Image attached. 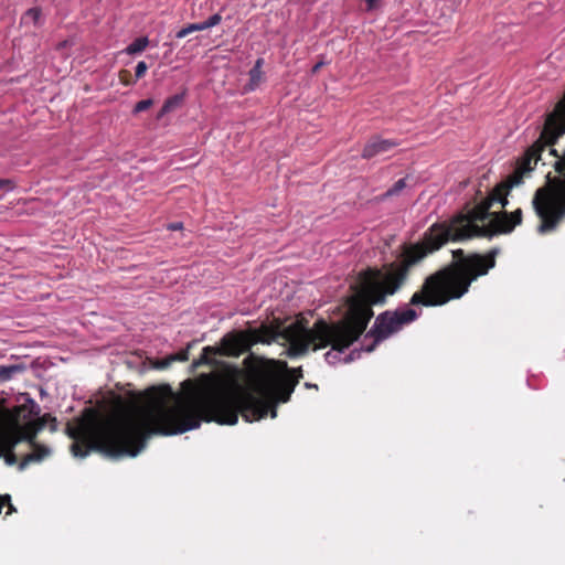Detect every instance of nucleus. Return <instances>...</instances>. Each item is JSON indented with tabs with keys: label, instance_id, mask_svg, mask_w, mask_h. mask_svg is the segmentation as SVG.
Masks as SVG:
<instances>
[{
	"label": "nucleus",
	"instance_id": "nucleus-24",
	"mask_svg": "<svg viewBox=\"0 0 565 565\" xmlns=\"http://www.w3.org/2000/svg\"><path fill=\"white\" fill-rule=\"evenodd\" d=\"M7 188L8 190H12L14 188V183L10 179H0V189Z\"/></svg>",
	"mask_w": 565,
	"mask_h": 565
},
{
	"label": "nucleus",
	"instance_id": "nucleus-29",
	"mask_svg": "<svg viewBox=\"0 0 565 565\" xmlns=\"http://www.w3.org/2000/svg\"><path fill=\"white\" fill-rule=\"evenodd\" d=\"M366 4H367V10H372L375 6V3L377 2V0H365Z\"/></svg>",
	"mask_w": 565,
	"mask_h": 565
},
{
	"label": "nucleus",
	"instance_id": "nucleus-17",
	"mask_svg": "<svg viewBox=\"0 0 565 565\" xmlns=\"http://www.w3.org/2000/svg\"><path fill=\"white\" fill-rule=\"evenodd\" d=\"M4 507H8L7 515L15 512V508L11 503V497L9 494H0V514Z\"/></svg>",
	"mask_w": 565,
	"mask_h": 565
},
{
	"label": "nucleus",
	"instance_id": "nucleus-25",
	"mask_svg": "<svg viewBox=\"0 0 565 565\" xmlns=\"http://www.w3.org/2000/svg\"><path fill=\"white\" fill-rule=\"evenodd\" d=\"M189 34H191V33L189 32L188 28H186V26H184V28H182L181 30H179V31L177 32L175 36H177L178 39H183V38H185V36H186V35H189Z\"/></svg>",
	"mask_w": 565,
	"mask_h": 565
},
{
	"label": "nucleus",
	"instance_id": "nucleus-9",
	"mask_svg": "<svg viewBox=\"0 0 565 565\" xmlns=\"http://www.w3.org/2000/svg\"><path fill=\"white\" fill-rule=\"evenodd\" d=\"M32 451L23 457V459L19 463V469L24 470L31 462H40L44 458H46L50 455V449L45 446L38 445L36 443L34 445H31Z\"/></svg>",
	"mask_w": 565,
	"mask_h": 565
},
{
	"label": "nucleus",
	"instance_id": "nucleus-30",
	"mask_svg": "<svg viewBox=\"0 0 565 565\" xmlns=\"http://www.w3.org/2000/svg\"><path fill=\"white\" fill-rule=\"evenodd\" d=\"M182 227V224L181 223H175V224H171L169 226L170 230H179Z\"/></svg>",
	"mask_w": 565,
	"mask_h": 565
},
{
	"label": "nucleus",
	"instance_id": "nucleus-21",
	"mask_svg": "<svg viewBox=\"0 0 565 565\" xmlns=\"http://www.w3.org/2000/svg\"><path fill=\"white\" fill-rule=\"evenodd\" d=\"M147 70H148V65L143 61L139 62L137 64L136 71H135L136 79L143 77Z\"/></svg>",
	"mask_w": 565,
	"mask_h": 565
},
{
	"label": "nucleus",
	"instance_id": "nucleus-11",
	"mask_svg": "<svg viewBox=\"0 0 565 565\" xmlns=\"http://www.w3.org/2000/svg\"><path fill=\"white\" fill-rule=\"evenodd\" d=\"M148 44L149 39L147 36H140L136 39L134 42H131L125 51L129 55H135L145 51Z\"/></svg>",
	"mask_w": 565,
	"mask_h": 565
},
{
	"label": "nucleus",
	"instance_id": "nucleus-7",
	"mask_svg": "<svg viewBox=\"0 0 565 565\" xmlns=\"http://www.w3.org/2000/svg\"><path fill=\"white\" fill-rule=\"evenodd\" d=\"M252 349L247 331H234L225 334L221 340V347H205L195 365L214 364L213 356L220 354L225 356H239Z\"/></svg>",
	"mask_w": 565,
	"mask_h": 565
},
{
	"label": "nucleus",
	"instance_id": "nucleus-18",
	"mask_svg": "<svg viewBox=\"0 0 565 565\" xmlns=\"http://www.w3.org/2000/svg\"><path fill=\"white\" fill-rule=\"evenodd\" d=\"M152 105L153 100L151 98L142 99L135 105L132 113L139 114L141 111L149 109Z\"/></svg>",
	"mask_w": 565,
	"mask_h": 565
},
{
	"label": "nucleus",
	"instance_id": "nucleus-16",
	"mask_svg": "<svg viewBox=\"0 0 565 565\" xmlns=\"http://www.w3.org/2000/svg\"><path fill=\"white\" fill-rule=\"evenodd\" d=\"M6 450L2 456L6 458L8 465H14L17 462V456L13 452L14 447H9V439L4 436Z\"/></svg>",
	"mask_w": 565,
	"mask_h": 565
},
{
	"label": "nucleus",
	"instance_id": "nucleus-32",
	"mask_svg": "<svg viewBox=\"0 0 565 565\" xmlns=\"http://www.w3.org/2000/svg\"><path fill=\"white\" fill-rule=\"evenodd\" d=\"M561 159H563L565 161V151L563 152Z\"/></svg>",
	"mask_w": 565,
	"mask_h": 565
},
{
	"label": "nucleus",
	"instance_id": "nucleus-20",
	"mask_svg": "<svg viewBox=\"0 0 565 565\" xmlns=\"http://www.w3.org/2000/svg\"><path fill=\"white\" fill-rule=\"evenodd\" d=\"M221 21H222L221 14L215 13V14L211 15L206 21H203V23L205 25V29H210V28H213V26L220 24Z\"/></svg>",
	"mask_w": 565,
	"mask_h": 565
},
{
	"label": "nucleus",
	"instance_id": "nucleus-6",
	"mask_svg": "<svg viewBox=\"0 0 565 565\" xmlns=\"http://www.w3.org/2000/svg\"><path fill=\"white\" fill-rule=\"evenodd\" d=\"M417 318L418 313L412 308L386 310L381 312L376 317L372 328L364 337V341L372 339L370 344H364V350L366 352L374 351L379 343L397 333L405 326L414 322Z\"/></svg>",
	"mask_w": 565,
	"mask_h": 565
},
{
	"label": "nucleus",
	"instance_id": "nucleus-13",
	"mask_svg": "<svg viewBox=\"0 0 565 565\" xmlns=\"http://www.w3.org/2000/svg\"><path fill=\"white\" fill-rule=\"evenodd\" d=\"M22 369L18 365H1L0 366V381L10 380L15 373Z\"/></svg>",
	"mask_w": 565,
	"mask_h": 565
},
{
	"label": "nucleus",
	"instance_id": "nucleus-12",
	"mask_svg": "<svg viewBox=\"0 0 565 565\" xmlns=\"http://www.w3.org/2000/svg\"><path fill=\"white\" fill-rule=\"evenodd\" d=\"M182 103V96L181 95H174L169 97L164 104L162 105L158 118L164 116L166 114L177 109Z\"/></svg>",
	"mask_w": 565,
	"mask_h": 565
},
{
	"label": "nucleus",
	"instance_id": "nucleus-26",
	"mask_svg": "<svg viewBox=\"0 0 565 565\" xmlns=\"http://www.w3.org/2000/svg\"><path fill=\"white\" fill-rule=\"evenodd\" d=\"M323 65H324V63H323L322 61H321V62L316 63V64L312 66V68H311V73H312V74H317V73L321 70V67H322Z\"/></svg>",
	"mask_w": 565,
	"mask_h": 565
},
{
	"label": "nucleus",
	"instance_id": "nucleus-23",
	"mask_svg": "<svg viewBox=\"0 0 565 565\" xmlns=\"http://www.w3.org/2000/svg\"><path fill=\"white\" fill-rule=\"evenodd\" d=\"M190 33L196 32V31H203L206 30L203 22L200 23H191L186 25Z\"/></svg>",
	"mask_w": 565,
	"mask_h": 565
},
{
	"label": "nucleus",
	"instance_id": "nucleus-5",
	"mask_svg": "<svg viewBox=\"0 0 565 565\" xmlns=\"http://www.w3.org/2000/svg\"><path fill=\"white\" fill-rule=\"evenodd\" d=\"M39 414L40 406L32 398H28L24 404L4 409L1 413V419L9 427V430L4 434L9 439V447H14L21 441H28L30 445L35 444L36 434L43 428L46 417L44 415L39 420H31L32 417Z\"/></svg>",
	"mask_w": 565,
	"mask_h": 565
},
{
	"label": "nucleus",
	"instance_id": "nucleus-15",
	"mask_svg": "<svg viewBox=\"0 0 565 565\" xmlns=\"http://www.w3.org/2000/svg\"><path fill=\"white\" fill-rule=\"evenodd\" d=\"M41 17V10L38 8L29 9L22 18V22L38 24Z\"/></svg>",
	"mask_w": 565,
	"mask_h": 565
},
{
	"label": "nucleus",
	"instance_id": "nucleus-8",
	"mask_svg": "<svg viewBox=\"0 0 565 565\" xmlns=\"http://www.w3.org/2000/svg\"><path fill=\"white\" fill-rule=\"evenodd\" d=\"M398 146V142L392 139H383L380 136L371 137L361 153L363 159H372L376 156L386 153Z\"/></svg>",
	"mask_w": 565,
	"mask_h": 565
},
{
	"label": "nucleus",
	"instance_id": "nucleus-10",
	"mask_svg": "<svg viewBox=\"0 0 565 565\" xmlns=\"http://www.w3.org/2000/svg\"><path fill=\"white\" fill-rule=\"evenodd\" d=\"M263 65L264 58H257L254 66L250 68L248 73L249 82L246 84L245 90L253 92L264 82L265 75L263 72Z\"/></svg>",
	"mask_w": 565,
	"mask_h": 565
},
{
	"label": "nucleus",
	"instance_id": "nucleus-19",
	"mask_svg": "<svg viewBox=\"0 0 565 565\" xmlns=\"http://www.w3.org/2000/svg\"><path fill=\"white\" fill-rule=\"evenodd\" d=\"M119 81L125 86H130L136 82V79H132L131 73L128 70H121L119 72Z\"/></svg>",
	"mask_w": 565,
	"mask_h": 565
},
{
	"label": "nucleus",
	"instance_id": "nucleus-1",
	"mask_svg": "<svg viewBox=\"0 0 565 565\" xmlns=\"http://www.w3.org/2000/svg\"><path fill=\"white\" fill-rule=\"evenodd\" d=\"M248 367L250 390H234L230 379L221 373H203L194 387L169 404L156 396L141 405H131L121 414L76 429V457L92 451L107 457H136L151 435L171 436L199 428L202 422L235 425L238 415L252 423L270 414L277 416V403H287L303 377L302 369L282 376L275 361L257 362Z\"/></svg>",
	"mask_w": 565,
	"mask_h": 565
},
{
	"label": "nucleus",
	"instance_id": "nucleus-14",
	"mask_svg": "<svg viewBox=\"0 0 565 565\" xmlns=\"http://www.w3.org/2000/svg\"><path fill=\"white\" fill-rule=\"evenodd\" d=\"M406 188V179L397 180L384 194L383 198H391L401 193Z\"/></svg>",
	"mask_w": 565,
	"mask_h": 565
},
{
	"label": "nucleus",
	"instance_id": "nucleus-2",
	"mask_svg": "<svg viewBox=\"0 0 565 565\" xmlns=\"http://www.w3.org/2000/svg\"><path fill=\"white\" fill-rule=\"evenodd\" d=\"M454 232L447 222L433 224L417 243H404L396 259L381 268H367L358 276L359 291L348 300V310L335 322L324 319L315 321L311 328L305 319L297 320L280 329L279 326L262 324L247 330L252 347L257 343L270 344L282 339L288 342L290 358L331 347L343 352L366 330L374 316L372 306L384 305L387 297L395 295L407 282L411 271L428 255L440 249L447 242H454Z\"/></svg>",
	"mask_w": 565,
	"mask_h": 565
},
{
	"label": "nucleus",
	"instance_id": "nucleus-22",
	"mask_svg": "<svg viewBox=\"0 0 565 565\" xmlns=\"http://www.w3.org/2000/svg\"><path fill=\"white\" fill-rule=\"evenodd\" d=\"M174 361V356H169L167 359L157 360L154 363L156 369H167L171 362Z\"/></svg>",
	"mask_w": 565,
	"mask_h": 565
},
{
	"label": "nucleus",
	"instance_id": "nucleus-3",
	"mask_svg": "<svg viewBox=\"0 0 565 565\" xmlns=\"http://www.w3.org/2000/svg\"><path fill=\"white\" fill-rule=\"evenodd\" d=\"M499 248L486 254L452 250L450 264L428 275L411 299V306L441 307L462 298L473 281L495 267Z\"/></svg>",
	"mask_w": 565,
	"mask_h": 565
},
{
	"label": "nucleus",
	"instance_id": "nucleus-27",
	"mask_svg": "<svg viewBox=\"0 0 565 565\" xmlns=\"http://www.w3.org/2000/svg\"><path fill=\"white\" fill-rule=\"evenodd\" d=\"M174 356V361L175 360H179V361H186L188 360V353L186 352H181V353H178L177 355H173Z\"/></svg>",
	"mask_w": 565,
	"mask_h": 565
},
{
	"label": "nucleus",
	"instance_id": "nucleus-28",
	"mask_svg": "<svg viewBox=\"0 0 565 565\" xmlns=\"http://www.w3.org/2000/svg\"><path fill=\"white\" fill-rule=\"evenodd\" d=\"M6 444H4V435L0 437V457L4 454Z\"/></svg>",
	"mask_w": 565,
	"mask_h": 565
},
{
	"label": "nucleus",
	"instance_id": "nucleus-31",
	"mask_svg": "<svg viewBox=\"0 0 565 565\" xmlns=\"http://www.w3.org/2000/svg\"><path fill=\"white\" fill-rule=\"evenodd\" d=\"M550 153H551L552 156L556 157V158H557V160L562 157V156H559V154H558L557 150H556V149H553V148L550 150Z\"/></svg>",
	"mask_w": 565,
	"mask_h": 565
},
{
	"label": "nucleus",
	"instance_id": "nucleus-4",
	"mask_svg": "<svg viewBox=\"0 0 565 565\" xmlns=\"http://www.w3.org/2000/svg\"><path fill=\"white\" fill-rule=\"evenodd\" d=\"M553 167L558 175L547 173L546 183L535 191L532 200L540 218L537 232L542 235L556 231L565 218V161L559 158Z\"/></svg>",
	"mask_w": 565,
	"mask_h": 565
}]
</instances>
